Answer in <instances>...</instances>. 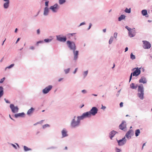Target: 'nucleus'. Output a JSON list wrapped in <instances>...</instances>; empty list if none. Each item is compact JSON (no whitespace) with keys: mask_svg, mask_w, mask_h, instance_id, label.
<instances>
[{"mask_svg":"<svg viewBox=\"0 0 152 152\" xmlns=\"http://www.w3.org/2000/svg\"><path fill=\"white\" fill-rule=\"evenodd\" d=\"M137 91L138 93L137 94V96L142 100L144 99V88L143 85L141 84L138 87Z\"/></svg>","mask_w":152,"mask_h":152,"instance_id":"1","label":"nucleus"},{"mask_svg":"<svg viewBox=\"0 0 152 152\" xmlns=\"http://www.w3.org/2000/svg\"><path fill=\"white\" fill-rule=\"evenodd\" d=\"M76 116H75L74 117V118L72 119V121L71 124V126L72 127L74 128L76 126H78L80 124V118H77V121L75 120V118Z\"/></svg>","mask_w":152,"mask_h":152,"instance_id":"2","label":"nucleus"},{"mask_svg":"<svg viewBox=\"0 0 152 152\" xmlns=\"http://www.w3.org/2000/svg\"><path fill=\"white\" fill-rule=\"evenodd\" d=\"M67 44L68 45L69 48L71 50H75L76 47L75 43L70 41H67Z\"/></svg>","mask_w":152,"mask_h":152,"instance_id":"3","label":"nucleus"},{"mask_svg":"<svg viewBox=\"0 0 152 152\" xmlns=\"http://www.w3.org/2000/svg\"><path fill=\"white\" fill-rule=\"evenodd\" d=\"M142 47L144 49H149L151 47V45L146 40H143Z\"/></svg>","mask_w":152,"mask_h":152,"instance_id":"4","label":"nucleus"},{"mask_svg":"<svg viewBox=\"0 0 152 152\" xmlns=\"http://www.w3.org/2000/svg\"><path fill=\"white\" fill-rule=\"evenodd\" d=\"M91 116L90 113L89 112H87L83 114L82 115L78 116L77 118H80V119L82 120L86 118L89 117Z\"/></svg>","mask_w":152,"mask_h":152,"instance_id":"5","label":"nucleus"},{"mask_svg":"<svg viewBox=\"0 0 152 152\" xmlns=\"http://www.w3.org/2000/svg\"><path fill=\"white\" fill-rule=\"evenodd\" d=\"M98 111L97 108L95 107H93L89 111L91 115H95L97 113Z\"/></svg>","mask_w":152,"mask_h":152,"instance_id":"6","label":"nucleus"},{"mask_svg":"<svg viewBox=\"0 0 152 152\" xmlns=\"http://www.w3.org/2000/svg\"><path fill=\"white\" fill-rule=\"evenodd\" d=\"M141 68H138L137 67V68H134V70L136 69L134 71V76H137L140 75L141 72Z\"/></svg>","mask_w":152,"mask_h":152,"instance_id":"7","label":"nucleus"},{"mask_svg":"<svg viewBox=\"0 0 152 152\" xmlns=\"http://www.w3.org/2000/svg\"><path fill=\"white\" fill-rule=\"evenodd\" d=\"M10 107L13 113H15L18 112V108L17 106L15 107L13 104H11L10 105Z\"/></svg>","mask_w":152,"mask_h":152,"instance_id":"8","label":"nucleus"},{"mask_svg":"<svg viewBox=\"0 0 152 152\" xmlns=\"http://www.w3.org/2000/svg\"><path fill=\"white\" fill-rule=\"evenodd\" d=\"M117 141L118 142V145L119 146L123 145L126 143V142L125 137L121 140H117Z\"/></svg>","mask_w":152,"mask_h":152,"instance_id":"9","label":"nucleus"},{"mask_svg":"<svg viewBox=\"0 0 152 152\" xmlns=\"http://www.w3.org/2000/svg\"><path fill=\"white\" fill-rule=\"evenodd\" d=\"M56 37L58 40L61 42H65L66 40V37H62L60 35L57 36Z\"/></svg>","mask_w":152,"mask_h":152,"instance_id":"10","label":"nucleus"},{"mask_svg":"<svg viewBox=\"0 0 152 152\" xmlns=\"http://www.w3.org/2000/svg\"><path fill=\"white\" fill-rule=\"evenodd\" d=\"M52 86L50 85L46 87L43 90V92L44 94H46L48 93L52 88Z\"/></svg>","mask_w":152,"mask_h":152,"instance_id":"11","label":"nucleus"},{"mask_svg":"<svg viewBox=\"0 0 152 152\" xmlns=\"http://www.w3.org/2000/svg\"><path fill=\"white\" fill-rule=\"evenodd\" d=\"M50 9L53 12H57V10L58 9V5L56 4H55L54 5L51 6Z\"/></svg>","mask_w":152,"mask_h":152,"instance_id":"12","label":"nucleus"},{"mask_svg":"<svg viewBox=\"0 0 152 152\" xmlns=\"http://www.w3.org/2000/svg\"><path fill=\"white\" fill-rule=\"evenodd\" d=\"M119 128L121 130H123L126 127V122L124 121H123L121 124L119 125Z\"/></svg>","mask_w":152,"mask_h":152,"instance_id":"13","label":"nucleus"},{"mask_svg":"<svg viewBox=\"0 0 152 152\" xmlns=\"http://www.w3.org/2000/svg\"><path fill=\"white\" fill-rule=\"evenodd\" d=\"M141 13L142 15L145 16L146 17H148L149 16L146 10H142L141 11Z\"/></svg>","mask_w":152,"mask_h":152,"instance_id":"14","label":"nucleus"},{"mask_svg":"<svg viewBox=\"0 0 152 152\" xmlns=\"http://www.w3.org/2000/svg\"><path fill=\"white\" fill-rule=\"evenodd\" d=\"M139 83H143V84L146 83H147V80L146 78L144 77H141V79L139 80Z\"/></svg>","mask_w":152,"mask_h":152,"instance_id":"15","label":"nucleus"},{"mask_svg":"<svg viewBox=\"0 0 152 152\" xmlns=\"http://www.w3.org/2000/svg\"><path fill=\"white\" fill-rule=\"evenodd\" d=\"M132 130H130L126 133L125 136L126 138L128 139H129L131 138Z\"/></svg>","mask_w":152,"mask_h":152,"instance_id":"16","label":"nucleus"},{"mask_svg":"<svg viewBox=\"0 0 152 152\" xmlns=\"http://www.w3.org/2000/svg\"><path fill=\"white\" fill-rule=\"evenodd\" d=\"M15 116L16 118L18 117H24L25 116V114L23 113L16 114H15Z\"/></svg>","mask_w":152,"mask_h":152,"instance_id":"17","label":"nucleus"},{"mask_svg":"<svg viewBox=\"0 0 152 152\" xmlns=\"http://www.w3.org/2000/svg\"><path fill=\"white\" fill-rule=\"evenodd\" d=\"M73 51L74 55V59L75 60H76L77 58V56L78 54V51Z\"/></svg>","mask_w":152,"mask_h":152,"instance_id":"18","label":"nucleus"},{"mask_svg":"<svg viewBox=\"0 0 152 152\" xmlns=\"http://www.w3.org/2000/svg\"><path fill=\"white\" fill-rule=\"evenodd\" d=\"M116 133V132L114 131H113L110 132V137L111 139H112V138L114 137Z\"/></svg>","mask_w":152,"mask_h":152,"instance_id":"19","label":"nucleus"},{"mask_svg":"<svg viewBox=\"0 0 152 152\" xmlns=\"http://www.w3.org/2000/svg\"><path fill=\"white\" fill-rule=\"evenodd\" d=\"M61 133L63 137H64L67 136V131L65 129H63Z\"/></svg>","mask_w":152,"mask_h":152,"instance_id":"20","label":"nucleus"},{"mask_svg":"<svg viewBox=\"0 0 152 152\" xmlns=\"http://www.w3.org/2000/svg\"><path fill=\"white\" fill-rule=\"evenodd\" d=\"M34 110V109L33 108L31 107V108L29 109L28 111L27 114L28 115L31 114L33 113Z\"/></svg>","mask_w":152,"mask_h":152,"instance_id":"21","label":"nucleus"},{"mask_svg":"<svg viewBox=\"0 0 152 152\" xmlns=\"http://www.w3.org/2000/svg\"><path fill=\"white\" fill-rule=\"evenodd\" d=\"M3 88L2 87L0 86V98L3 96Z\"/></svg>","mask_w":152,"mask_h":152,"instance_id":"22","label":"nucleus"},{"mask_svg":"<svg viewBox=\"0 0 152 152\" xmlns=\"http://www.w3.org/2000/svg\"><path fill=\"white\" fill-rule=\"evenodd\" d=\"M48 12L49 10L48 8L47 7H45V8L44 14L45 15H47Z\"/></svg>","mask_w":152,"mask_h":152,"instance_id":"23","label":"nucleus"},{"mask_svg":"<svg viewBox=\"0 0 152 152\" xmlns=\"http://www.w3.org/2000/svg\"><path fill=\"white\" fill-rule=\"evenodd\" d=\"M135 135L136 137H137L140 133V131L139 129H137L135 131Z\"/></svg>","mask_w":152,"mask_h":152,"instance_id":"24","label":"nucleus"},{"mask_svg":"<svg viewBox=\"0 0 152 152\" xmlns=\"http://www.w3.org/2000/svg\"><path fill=\"white\" fill-rule=\"evenodd\" d=\"M9 2H6L4 4V7L6 9L9 6Z\"/></svg>","mask_w":152,"mask_h":152,"instance_id":"25","label":"nucleus"},{"mask_svg":"<svg viewBox=\"0 0 152 152\" xmlns=\"http://www.w3.org/2000/svg\"><path fill=\"white\" fill-rule=\"evenodd\" d=\"M126 16L124 15H122L121 16L118 18V20L120 21L123 19H124L125 18Z\"/></svg>","mask_w":152,"mask_h":152,"instance_id":"26","label":"nucleus"},{"mask_svg":"<svg viewBox=\"0 0 152 152\" xmlns=\"http://www.w3.org/2000/svg\"><path fill=\"white\" fill-rule=\"evenodd\" d=\"M24 149L25 151H27L31 150V149L28 148V147L25 146H24Z\"/></svg>","mask_w":152,"mask_h":152,"instance_id":"27","label":"nucleus"},{"mask_svg":"<svg viewBox=\"0 0 152 152\" xmlns=\"http://www.w3.org/2000/svg\"><path fill=\"white\" fill-rule=\"evenodd\" d=\"M125 11L127 13H130L131 12V9L129 8L128 9L127 8H126L125 10Z\"/></svg>","mask_w":152,"mask_h":152,"instance_id":"28","label":"nucleus"},{"mask_svg":"<svg viewBox=\"0 0 152 152\" xmlns=\"http://www.w3.org/2000/svg\"><path fill=\"white\" fill-rule=\"evenodd\" d=\"M65 2V0H59V2L60 4H61Z\"/></svg>","mask_w":152,"mask_h":152,"instance_id":"29","label":"nucleus"},{"mask_svg":"<svg viewBox=\"0 0 152 152\" xmlns=\"http://www.w3.org/2000/svg\"><path fill=\"white\" fill-rule=\"evenodd\" d=\"M51 39H44V41L45 42H50L51 41Z\"/></svg>","mask_w":152,"mask_h":152,"instance_id":"30","label":"nucleus"},{"mask_svg":"<svg viewBox=\"0 0 152 152\" xmlns=\"http://www.w3.org/2000/svg\"><path fill=\"white\" fill-rule=\"evenodd\" d=\"M70 70V68H68L67 69L64 70V71L66 74H67L69 72Z\"/></svg>","mask_w":152,"mask_h":152,"instance_id":"31","label":"nucleus"},{"mask_svg":"<svg viewBox=\"0 0 152 152\" xmlns=\"http://www.w3.org/2000/svg\"><path fill=\"white\" fill-rule=\"evenodd\" d=\"M113 37H112L110 38V39L109 40V43L110 44H111L113 40Z\"/></svg>","mask_w":152,"mask_h":152,"instance_id":"32","label":"nucleus"},{"mask_svg":"<svg viewBox=\"0 0 152 152\" xmlns=\"http://www.w3.org/2000/svg\"><path fill=\"white\" fill-rule=\"evenodd\" d=\"M44 42L43 41H38V42H37V43H36V45L37 46H38L39 45V43H43Z\"/></svg>","mask_w":152,"mask_h":152,"instance_id":"33","label":"nucleus"},{"mask_svg":"<svg viewBox=\"0 0 152 152\" xmlns=\"http://www.w3.org/2000/svg\"><path fill=\"white\" fill-rule=\"evenodd\" d=\"M129 37H133V35L132 34V32L131 31H130L129 32Z\"/></svg>","mask_w":152,"mask_h":152,"instance_id":"34","label":"nucleus"},{"mask_svg":"<svg viewBox=\"0 0 152 152\" xmlns=\"http://www.w3.org/2000/svg\"><path fill=\"white\" fill-rule=\"evenodd\" d=\"M14 64H11L10 66L7 67V68H8L9 69L10 68L12 67H13L14 66Z\"/></svg>","mask_w":152,"mask_h":152,"instance_id":"35","label":"nucleus"},{"mask_svg":"<svg viewBox=\"0 0 152 152\" xmlns=\"http://www.w3.org/2000/svg\"><path fill=\"white\" fill-rule=\"evenodd\" d=\"M125 28L129 31V32L131 31V29L128 26H126Z\"/></svg>","mask_w":152,"mask_h":152,"instance_id":"36","label":"nucleus"},{"mask_svg":"<svg viewBox=\"0 0 152 152\" xmlns=\"http://www.w3.org/2000/svg\"><path fill=\"white\" fill-rule=\"evenodd\" d=\"M49 126V125L48 124H46L43 126V128H45L46 127Z\"/></svg>","mask_w":152,"mask_h":152,"instance_id":"37","label":"nucleus"},{"mask_svg":"<svg viewBox=\"0 0 152 152\" xmlns=\"http://www.w3.org/2000/svg\"><path fill=\"white\" fill-rule=\"evenodd\" d=\"M115 151L116 152H121V150L119 149L118 148H116Z\"/></svg>","mask_w":152,"mask_h":152,"instance_id":"38","label":"nucleus"},{"mask_svg":"<svg viewBox=\"0 0 152 152\" xmlns=\"http://www.w3.org/2000/svg\"><path fill=\"white\" fill-rule=\"evenodd\" d=\"M88 73V71H85V72H84V75L85 77L87 75Z\"/></svg>","mask_w":152,"mask_h":152,"instance_id":"39","label":"nucleus"},{"mask_svg":"<svg viewBox=\"0 0 152 152\" xmlns=\"http://www.w3.org/2000/svg\"><path fill=\"white\" fill-rule=\"evenodd\" d=\"M5 79V77H4L3 78L1 79L0 81V83H2L4 81V80Z\"/></svg>","mask_w":152,"mask_h":152,"instance_id":"40","label":"nucleus"},{"mask_svg":"<svg viewBox=\"0 0 152 152\" xmlns=\"http://www.w3.org/2000/svg\"><path fill=\"white\" fill-rule=\"evenodd\" d=\"M48 3H49L48 1H46L45 2V5L46 6H47V7L48 6Z\"/></svg>","mask_w":152,"mask_h":152,"instance_id":"41","label":"nucleus"},{"mask_svg":"<svg viewBox=\"0 0 152 152\" xmlns=\"http://www.w3.org/2000/svg\"><path fill=\"white\" fill-rule=\"evenodd\" d=\"M123 102H121L120 104V107H123Z\"/></svg>","mask_w":152,"mask_h":152,"instance_id":"42","label":"nucleus"},{"mask_svg":"<svg viewBox=\"0 0 152 152\" xmlns=\"http://www.w3.org/2000/svg\"><path fill=\"white\" fill-rule=\"evenodd\" d=\"M117 33H114V37L115 38H116L117 37Z\"/></svg>","mask_w":152,"mask_h":152,"instance_id":"43","label":"nucleus"},{"mask_svg":"<svg viewBox=\"0 0 152 152\" xmlns=\"http://www.w3.org/2000/svg\"><path fill=\"white\" fill-rule=\"evenodd\" d=\"M4 100L7 103H10V102L8 100H7L5 98L4 99Z\"/></svg>","mask_w":152,"mask_h":152,"instance_id":"44","label":"nucleus"},{"mask_svg":"<svg viewBox=\"0 0 152 152\" xmlns=\"http://www.w3.org/2000/svg\"><path fill=\"white\" fill-rule=\"evenodd\" d=\"M132 74H133V72H132V73H131V75H130V77L129 82L131 80V79H132Z\"/></svg>","mask_w":152,"mask_h":152,"instance_id":"45","label":"nucleus"},{"mask_svg":"<svg viewBox=\"0 0 152 152\" xmlns=\"http://www.w3.org/2000/svg\"><path fill=\"white\" fill-rule=\"evenodd\" d=\"M134 29H135V28H134V35H133L134 37L136 33V32L134 30Z\"/></svg>","mask_w":152,"mask_h":152,"instance_id":"46","label":"nucleus"},{"mask_svg":"<svg viewBox=\"0 0 152 152\" xmlns=\"http://www.w3.org/2000/svg\"><path fill=\"white\" fill-rule=\"evenodd\" d=\"M30 49L31 50H33L34 49V47L33 46H31L30 47Z\"/></svg>","mask_w":152,"mask_h":152,"instance_id":"47","label":"nucleus"},{"mask_svg":"<svg viewBox=\"0 0 152 152\" xmlns=\"http://www.w3.org/2000/svg\"><path fill=\"white\" fill-rule=\"evenodd\" d=\"M77 68H76L75 69V71L73 72V73L74 74H75L76 73V72H77Z\"/></svg>","mask_w":152,"mask_h":152,"instance_id":"48","label":"nucleus"},{"mask_svg":"<svg viewBox=\"0 0 152 152\" xmlns=\"http://www.w3.org/2000/svg\"><path fill=\"white\" fill-rule=\"evenodd\" d=\"M131 58L132 59H133V54L132 53L131 54Z\"/></svg>","mask_w":152,"mask_h":152,"instance_id":"49","label":"nucleus"},{"mask_svg":"<svg viewBox=\"0 0 152 152\" xmlns=\"http://www.w3.org/2000/svg\"><path fill=\"white\" fill-rule=\"evenodd\" d=\"M130 86V87L132 88H133V83H132V84H131Z\"/></svg>","mask_w":152,"mask_h":152,"instance_id":"50","label":"nucleus"},{"mask_svg":"<svg viewBox=\"0 0 152 152\" xmlns=\"http://www.w3.org/2000/svg\"><path fill=\"white\" fill-rule=\"evenodd\" d=\"M37 34H39L40 33V30L39 29H38L37 31Z\"/></svg>","mask_w":152,"mask_h":152,"instance_id":"51","label":"nucleus"},{"mask_svg":"<svg viewBox=\"0 0 152 152\" xmlns=\"http://www.w3.org/2000/svg\"><path fill=\"white\" fill-rule=\"evenodd\" d=\"M82 92L83 93H86V91L85 90H83L82 91Z\"/></svg>","mask_w":152,"mask_h":152,"instance_id":"52","label":"nucleus"},{"mask_svg":"<svg viewBox=\"0 0 152 152\" xmlns=\"http://www.w3.org/2000/svg\"><path fill=\"white\" fill-rule=\"evenodd\" d=\"M20 38H18V39L16 42V43H17L20 40Z\"/></svg>","mask_w":152,"mask_h":152,"instance_id":"53","label":"nucleus"},{"mask_svg":"<svg viewBox=\"0 0 152 152\" xmlns=\"http://www.w3.org/2000/svg\"><path fill=\"white\" fill-rule=\"evenodd\" d=\"M91 26H92V24L91 23H90V24H89V27L88 29H89L91 28Z\"/></svg>","mask_w":152,"mask_h":152,"instance_id":"54","label":"nucleus"},{"mask_svg":"<svg viewBox=\"0 0 152 152\" xmlns=\"http://www.w3.org/2000/svg\"><path fill=\"white\" fill-rule=\"evenodd\" d=\"M145 145V143H144V144H143L142 145V149H143L144 146Z\"/></svg>","mask_w":152,"mask_h":152,"instance_id":"55","label":"nucleus"},{"mask_svg":"<svg viewBox=\"0 0 152 152\" xmlns=\"http://www.w3.org/2000/svg\"><path fill=\"white\" fill-rule=\"evenodd\" d=\"M128 50V48L127 47H126L125 49V52L127 51Z\"/></svg>","mask_w":152,"mask_h":152,"instance_id":"56","label":"nucleus"},{"mask_svg":"<svg viewBox=\"0 0 152 152\" xmlns=\"http://www.w3.org/2000/svg\"><path fill=\"white\" fill-rule=\"evenodd\" d=\"M85 23L84 22H83L82 23H81L80 24V26H81V25H83V24H85Z\"/></svg>","mask_w":152,"mask_h":152,"instance_id":"57","label":"nucleus"},{"mask_svg":"<svg viewBox=\"0 0 152 152\" xmlns=\"http://www.w3.org/2000/svg\"><path fill=\"white\" fill-rule=\"evenodd\" d=\"M3 1L5 2H10L9 0H3Z\"/></svg>","mask_w":152,"mask_h":152,"instance_id":"58","label":"nucleus"},{"mask_svg":"<svg viewBox=\"0 0 152 152\" xmlns=\"http://www.w3.org/2000/svg\"><path fill=\"white\" fill-rule=\"evenodd\" d=\"M137 86H134V87H133L134 89H135L137 87Z\"/></svg>","mask_w":152,"mask_h":152,"instance_id":"59","label":"nucleus"},{"mask_svg":"<svg viewBox=\"0 0 152 152\" xmlns=\"http://www.w3.org/2000/svg\"><path fill=\"white\" fill-rule=\"evenodd\" d=\"M103 31L104 32H105L106 31V29H103Z\"/></svg>","mask_w":152,"mask_h":152,"instance_id":"60","label":"nucleus"},{"mask_svg":"<svg viewBox=\"0 0 152 152\" xmlns=\"http://www.w3.org/2000/svg\"><path fill=\"white\" fill-rule=\"evenodd\" d=\"M106 108V107H105V106H102V108L103 109H104Z\"/></svg>","mask_w":152,"mask_h":152,"instance_id":"61","label":"nucleus"},{"mask_svg":"<svg viewBox=\"0 0 152 152\" xmlns=\"http://www.w3.org/2000/svg\"><path fill=\"white\" fill-rule=\"evenodd\" d=\"M63 79V78H61V79H60L59 80H58V81L60 82V81L61 80Z\"/></svg>","mask_w":152,"mask_h":152,"instance_id":"62","label":"nucleus"},{"mask_svg":"<svg viewBox=\"0 0 152 152\" xmlns=\"http://www.w3.org/2000/svg\"><path fill=\"white\" fill-rule=\"evenodd\" d=\"M148 22L150 23V22H151V20H148Z\"/></svg>","mask_w":152,"mask_h":152,"instance_id":"63","label":"nucleus"},{"mask_svg":"<svg viewBox=\"0 0 152 152\" xmlns=\"http://www.w3.org/2000/svg\"><path fill=\"white\" fill-rule=\"evenodd\" d=\"M17 30H18V29L17 28H16L15 29V32H17Z\"/></svg>","mask_w":152,"mask_h":152,"instance_id":"64","label":"nucleus"}]
</instances>
